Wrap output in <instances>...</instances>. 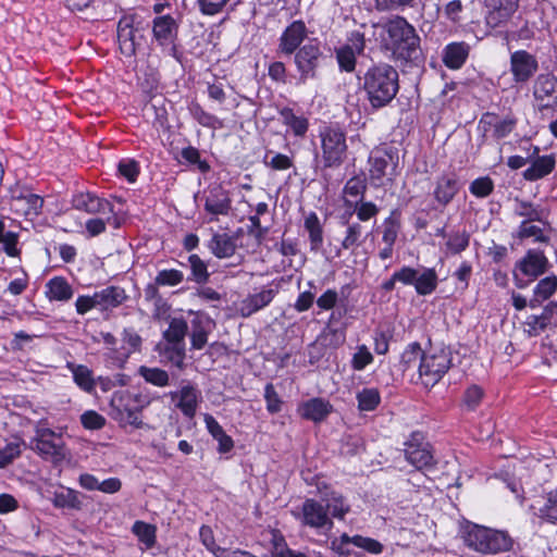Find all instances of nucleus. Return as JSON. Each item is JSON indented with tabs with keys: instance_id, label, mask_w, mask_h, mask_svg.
Returning a JSON list of instances; mask_svg holds the SVG:
<instances>
[{
	"instance_id": "58836bf2",
	"label": "nucleus",
	"mask_w": 557,
	"mask_h": 557,
	"mask_svg": "<svg viewBox=\"0 0 557 557\" xmlns=\"http://www.w3.org/2000/svg\"><path fill=\"white\" fill-rule=\"evenodd\" d=\"M513 540L510 535L500 530H490V554L509 552L512 548Z\"/></svg>"
},
{
	"instance_id": "aec40b11",
	"label": "nucleus",
	"mask_w": 557,
	"mask_h": 557,
	"mask_svg": "<svg viewBox=\"0 0 557 557\" xmlns=\"http://www.w3.org/2000/svg\"><path fill=\"white\" fill-rule=\"evenodd\" d=\"M332 409L333 407L327 400L317 397L302 403L298 412L304 419L321 422L331 413Z\"/></svg>"
},
{
	"instance_id": "e433bc0d",
	"label": "nucleus",
	"mask_w": 557,
	"mask_h": 557,
	"mask_svg": "<svg viewBox=\"0 0 557 557\" xmlns=\"http://www.w3.org/2000/svg\"><path fill=\"white\" fill-rule=\"evenodd\" d=\"M73 374L74 382L86 393H91L95 389V380L92 371L83 364H69Z\"/></svg>"
},
{
	"instance_id": "473e14b6",
	"label": "nucleus",
	"mask_w": 557,
	"mask_h": 557,
	"mask_svg": "<svg viewBox=\"0 0 557 557\" xmlns=\"http://www.w3.org/2000/svg\"><path fill=\"white\" fill-rule=\"evenodd\" d=\"M555 168L554 156H542L532 162V165L524 171V178L536 181L548 175Z\"/></svg>"
},
{
	"instance_id": "79ce46f5",
	"label": "nucleus",
	"mask_w": 557,
	"mask_h": 557,
	"mask_svg": "<svg viewBox=\"0 0 557 557\" xmlns=\"http://www.w3.org/2000/svg\"><path fill=\"white\" fill-rule=\"evenodd\" d=\"M18 242V235L14 232L5 231V225L2 220H0V244L3 247L4 252L9 257H18L21 251L16 247Z\"/></svg>"
},
{
	"instance_id": "cd10ccee",
	"label": "nucleus",
	"mask_w": 557,
	"mask_h": 557,
	"mask_svg": "<svg viewBox=\"0 0 557 557\" xmlns=\"http://www.w3.org/2000/svg\"><path fill=\"white\" fill-rule=\"evenodd\" d=\"M210 251L219 259L230 258L235 253V239L227 233H215L208 244Z\"/></svg>"
},
{
	"instance_id": "a211bd4d",
	"label": "nucleus",
	"mask_w": 557,
	"mask_h": 557,
	"mask_svg": "<svg viewBox=\"0 0 557 557\" xmlns=\"http://www.w3.org/2000/svg\"><path fill=\"white\" fill-rule=\"evenodd\" d=\"M348 544H352L356 547L362 548L368 553L375 555L382 553L383 550V545L374 539L364 537L361 535L349 536L346 533L342 534L338 540H334L332 542V547L339 554H348V550L345 548Z\"/></svg>"
},
{
	"instance_id": "680f3d73",
	"label": "nucleus",
	"mask_w": 557,
	"mask_h": 557,
	"mask_svg": "<svg viewBox=\"0 0 557 557\" xmlns=\"http://www.w3.org/2000/svg\"><path fill=\"white\" fill-rule=\"evenodd\" d=\"M355 211L359 221L366 222L379 213V208L371 201L359 200L356 202Z\"/></svg>"
},
{
	"instance_id": "6e6552de",
	"label": "nucleus",
	"mask_w": 557,
	"mask_h": 557,
	"mask_svg": "<svg viewBox=\"0 0 557 557\" xmlns=\"http://www.w3.org/2000/svg\"><path fill=\"white\" fill-rule=\"evenodd\" d=\"M370 178L375 185H383V180L392 181L396 174L398 165V154L396 151L376 150L370 158Z\"/></svg>"
},
{
	"instance_id": "ea45409f",
	"label": "nucleus",
	"mask_w": 557,
	"mask_h": 557,
	"mask_svg": "<svg viewBox=\"0 0 557 557\" xmlns=\"http://www.w3.org/2000/svg\"><path fill=\"white\" fill-rule=\"evenodd\" d=\"M423 351L418 343L409 344L401 354V366L404 371L418 368L420 360L423 358Z\"/></svg>"
},
{
	"instance_id": "c756f323",
	"label": "nucleus",
	"mask_w": 557,
	"mask_h": 557,
	"mask_svg": "<svg viewBox=\"0 0 557 557\" xmlns=\"http://www.w3.org/2000/svg\"><path fill=\"white\" fill-rule=\"evenodd\" d=\"M458 191V181L455 174L443 175L438 178L434 189L435 199L446 206Z\"/></svg>"
},
{
	"instance_id": "412c9836",
	"label": "nucleus",
	"mask_w": 557,
	"mask_h": 557,
	"mask_svg": "<svg viewBox=\"0 0 557 557\" xmlns=\"http://www.w3.org/2000/svg\"><path fill=\"white\" fill-rule=\"evenodd\" d=\"M518 8V0H490V27L506 23Z\"/></svg>"
},
{
	"instance_id": "a878e982",
	"label": "nucleus",
	"mask_w": 557,
	"mask_h": 557,
	"mask_svg": "<svg viewBox=\"0 0 557 557\" xmlns=\"http://www.w3.org/2000/svg\"><path fill=\"white\" fill-rule=\"evenodd\" d=\"M274 297L273 289H263L245 298L239 308L242 317L248 318L255 312L268 306Z\"/></svg>"
},
{
	"instance_id": "8fccbe9b",
	"label": "nucleus",
	"mask_w": 557,
	"mask_h": 557,
	"mask_svg": "<svg viewBox=\"0 0 557 557\" xmlns=\"http://www.w3.org/2000/svg\"><path fill=\"white\" fill-rule=\"evenodd\" d=\"M184 281V273L180 270H161L156 276V284L160 286H176Z\"/></svg>"
},
{
	"instance_id": "49530a36",
	"label": "nucleus",
	"mask_w": 557,
	"mask_h": 557,
	"mask_svg": "<svg viewBox=\"0 0 557 557\" xmlns=\"http://www.w3.org/2000/svg\"><path fill=\"white\" fill-rule=\"evenodd\" d=\"M133 532L143 542L147 548H150L156 543V528L143 521H136L133 524Z\"/></svg>"
},
{
	"instance_id": "20e7f679",
	"label": "nucleus",
	"mask_w": 557,
	"mask_h": 557,
	"mask_svg": "<svg viewBox=\"0 0 557 557\" xmlns=\"http://www.w3.org/2000/svg\"><path fill=\"white\" fill-rule=\"evenodd\" d=\"M449 352L445 349L426 351L419 363V377L425 387L434 386L450 367Z\"/></svg>"
},
{
	"instance_id": "4c0bfd02",
	"label": "nucleus",
	"mask_w": 557,
	"mask_h": 557,
	"mask_svg": "<svg viewBox=\"0 0 557 557\" xmlns=\"http://www.w3.org/2000/svg\"><path fill=\"white\" fill-rule=\"evenodd\" d=\"M557 290V276L550 275L546 276L539 281L534 290H533V299L531 300V306H534L533 302H542L548 299Z\"/></svg>"
},
{
	"instance_id": "338daca9",
	"label": "nucleus",
	"mask_w": 557,
	"mask_h": 557,
	"mask_svg": "<svg viewBox=\"0 0 557 557\" xmlns=\"http://www.w3.org/2000/svg\"><path fill=\"white\" fill-rule=\"evenodd\" d=\"M469 238L465 233L451 234L446 243L447 249L451 253H458L466 249Z\"/></svg>"
},
{
	"instance_id": "4d7b16f0",
	"label": "nucleus",
	"mask_w": 557,
	"mask_h": 557,
	"mask_svg": "<svg viewBox=\"0 0 557 557\" xmlns=\"http://www.w3.org/2000/svg\"><path fill=\"white\" fill-rule=\"evenodd\" d=\"M362 235V226L359 223L349 224L346 230V235L342 242V247L344 249H350L360 244V238Z\"/></svg>"
},
{
	"instance_id": "3c124183",
	"label": "nucleus",
	"mask_w": 557,
	"mask_h": 557,
	"mask_svg": "<svg viewBox=\"0 0 557 557\" xmlns=\"http://www.w3.org/2000/svg\"><path fill=\"white\" fill-rule=\"evenodd\" d=\"M516 123L517 120L512 114H507L503 120L490 121V125L494 127V136L496 138H503L510 134Z\"/></svg>"
},
{
	"instance_id": "864d4df0",
	"label": "nucleus",
	"mask_w": 557,
	"mask_h": 557,
	"mask_svg": "<svg viewBox=\"0 0 557 557\" xmlns=\"http://www.w3.org/2000/svg\"><path fill=\"white\" fill-rule=\"evenodd\" d=\"M339 67L346 72H352L356 67V53L352 47H342L336 52Z\"/></svg>"
},
{
	"instance_id": "de8ad7c7",
	"label": "nucleus",
	"mask_w": 557,
	"mask_h": 557,
	"mask_svg": "<svg viewBox=\"0 0 557 557\" xmlns=\"http://www.w3.org/2000/svg\"><path fill=\"white\" fill-rule=\"evenodd\" d=\"M188 261L193 280L199 284L206 283L209 280L207 263L198 255H190Z\"/></svg>"
},
{
	"instance_id": "a19ab883",
	"label": "nucleus",
	"mask_w": 557,
	"mask_h": 557,
	"mask_svg": "<svg viewBox=\"0 0 557 557\" xmlns=\"http://www.w3.org/2000/svg\"><path fill=\"white\" fill-rule=\"evenodd\" d=\"M325 507L326 510L337 519H344L345 515L349 511V505L346 504L341 494L335 492L327 494L325 498Z\"/></svg>"
},
{
	"instance_id": "a18cd8bd",
	"label": "nucleus",
	"mask_w": 557,
	"mask_h": 557,
	"mask_svg": "<svg viewBox=\"0 0 557 557\" xmlns=\"http://www.w3.org/2000/svg\"><path fill=\"white\" fill-rule=\"evenodd\" d=\"M358 407L362 411H372L380 404V394L375 388H364L357 394Z\"/></svg>"
},
{
	"instance_id": "69168bd1",
	"label": "nucleus",
	"mask_w": 557,
	"mask_h": 557,
	"mask_svg": "<svg viewBox=\"0 0 557 557\" xmlns=\"http://www.w3.org/2000/svg\"><path fill=\"white\" fill-rule=\"evenodd\" d=\"M366 187L367 186L364 180L360 177H351L350 180L347 181L344 187V193L346 196L354 198L362 197L363 193L366 191Z\"/></svg>"
},
{
	"instance_id": "603ef678",
	"label": "nucleus",
	"mask_w": 557,
	"mask_h": 557,
	"mask_svg": "<svg viewBox=\"0 0 557 557\" xmlns=\"http://www.w3.org/2000/svg\"><path fill=\"white\" fill-rule=\"evenodd\" d=\"M200 541L203 546L211 552L215 557H220V552H225L226 548L215 544L213 531L208 525H202L199 530Z\"/></svg>"
},
{
	"instance_id": "f3484780",
	"label": "nucleus",
	"mask_w": 557,
	"mask_h": 557,
	"mask_svg": "<svg viewBox=\"0 0 557 557\" xmlns=\"http://www.w3.org/2000/svg\"><path fill=\"white\" fill-rule=\"evenodd\" d=\"M304 523L315 529L329 528L333 525L332 520L327 516L325 506L314 499H307L302 504Z\"/></svg>"
},
{
	"instance_id": "9d476101",
	"label": "nucleus",
	"mask_w": 557,
	"mask_h": 557,
	"mask_svg": "<svg viewBox=\"0 0 557 557\" xmlns=\"http://www.w3.org/2000/svg\"><path fill=\"white\" fill-rule=\"evenodd\" d=\"M294 53L295 65L299 72V83L305 84L307 79L314 78L322 57L320 47L317 44L308 42Z\"/></svg>"
},
{
	"instance_id": "393cba45",
	"label": "nucleus",
	"mask_w": 557,
	"mask_h": 557,
	"mask_svg": "<svg viewBox=\"0 0 557 557\" xmlns=\"http://www.w3.org/2000/svg\"><path fill=\"white\" fill-rule=\"evenodd\" d=\"M463 541L480 553H487V529L478 524L468 523L463 530Z\"/></svg>"
},
{
	"instance_id": "2f4dec72",
	"label": "nucleus",
	"mask_w": 557,
	"mask_h": 557,
	"mask_svg": "<svg viewBox=\"0 0 557 557\" xmlns=\"http://www.w3.org/2000/svg\"><path fill=\"white\" fill-rule=\"evenodd\" d=\"M468 57V47L463 42H453L446 46L443 61L449 69H459Z\"/></svg>"
},
{
	"instance_id": "4468645a",
	"label": "nucleus",
	"mask_w": 557,
	"mask_h": 557,
	"mask_svg": "<svg viewBox=\"0 0 557 557\" xmlns=\"http://www.w3.org/2000/svg\"><path fill=\"white\" fill-rule=\"evenodd\" d=\"M230 194L221 185L209 186L205 191V210L211 215H226L231 210Z\"/></svg>"
},
{
	"instance_id": "052dcab7",
	"label": "nucleus",
	"mask_w": 557,
	"mask_h": 557,
	"mask_svg": "<svg viewBox=\"0 0 557 557\" xmlns=\"http://www.w3.org/2000/svg\"><path fill=\"white\" fill-rule=\"evenodd\" d=\"M540 517L549 521H557V491L548 495L545 505L540 508Z\"/></svg>"
},
{
	"instance_id": "f257e3e1",
	"label": "nucleus",
	"mask_w": 557,
	"mask_h": 557,
	"mask_svg": "<svg viewBox=\"0 0 557 557\" xmlns=\"http://www.w3.org/2000/svg\"><path fill=\"white\" fill-rule=\"evenodd\" d=\"M383 29L384 48L391 52L396 62H414L420 55V37L416 28L403 16L396 15L387 20Z\"/></svg>"
},
{
	"instance_id": "7c9ffc66",
	"label": "nucleus",
	"mask_w": 557,
	"mask_h": 557,
	"mask_svg": "<svg viewBox=\"0 0 557 557\" xmlns=\"http://www.w3.org/2000/svg\"><path fill=\"white\" fill-rule=\"evenodd\" d=\"M416 277L413 286L418 295L426 296L436 289L438 280L433 268L418 269Z\"/></svg>"
},
{
	"instance_id": "c03bdc74",
	"label": "nucleus",
	"mask_w": 557,
	"mask_h": 557,
	"mask_svg": "<svg viewBox=\"0 0 557 557\" xmlns=\"http://www.w3.org/2000/svg\"><path fill=\"white\" fill-rule=\"evenodd\" d=\"M138 373L145 379L146 382L159 386L164 387L169 384V374L165 370L160 368H148L141 366L138 369Z\"/></svg>"
},
{
	"instance_id": "b1692460",
	"label": "nucleus",
	"mask_w": 557,
	"mask_h": 557,
	"mask_svg": "<svg viewBox=\"0 0 557 557\" xmlns=\"http://www.w3.org/2000/svg\"><path fill=\"white\" fill-rule=\"evenodd\" d=\"M406 459L417 469L429 468L434 465V457L429 444H407L405 449Z\"/></svg>"
},
{
	"instance_id": "bf43d9fd",
	"label": "nucleus",
	"mask_w": 557,
	"mask_h": 557,
	"mask_svg": "<svg viewBox=\"0 0 557 557\" xmlns=\"http://www.w3.org/2000/svg\"><path fill=\"white\" fill-rule=\"evenodd\" d=\"M181 156L182 158L187 161L188 163H191V164H197L198 165V169L202 172V173H206L209 171L210 166L209 164L206 162V161H202L200 159V153H199V150L196 149L195 147H191V146H188L186 148H184L182 151H181Z\"/></svg>"
},
{
	"instance_id": "f704fd0d",
	"label": "nucleus",
	"mask_w": 557,
	"mask_h": 557,
	"mask_svg": "<svg viewBox=\"0 0 557 557\" xmlns=\"http://www.w3.org/2000/svg\"><path fill=\"white\" fill-rule=\"evenodd\" d=\"M280 115L283 124L288 126L295 136H305L309 126L308 120L305 116L296 115L290 108H283L280 111Z\"/></svg>"
},
{
	"instance_id": "774afa93",
	"label": "nucleus",
	"mask_w": 557,
	"mask_h": 557,
	"mask_svg": "<svg viewBox=\"0 0 557 557\" xmlns=\"http://www.w3.org/2000/svg\"><path fill=\"white\" fill-rule=\"evenodd\" d=\"M117 169L120 174L126 177L129 182H135L139 173L138 163L134 160L120 161Z\"/></svg>"
},
{
	"instance_id": "9b49d317",
	"label": "nucleus",
	"mask_w": 557,
	"mask_h": 557,
	"mask_svg": "<svg viewBox=\"0 0 557 557\" xmlns=\"http://www.w3.org/2000/svg\"><path fill=\"white\" fill-rule=\"evenodd\" d=\"M188 332V324L184 318H170L169 326L163 332V337L171 345V352L176 357V366L182 367L185 357V337Z\"/></svg>"
},
{
	"instance_id": "ddd939ff",
	"label": "nucleus",
	"mask_w": 557,
	"mask_h": 557,
	"mask_svg": "<svg viewBox=\"0 0 557 557\" xmlns=\"http://www.w3.org/2000/svg\"><path fill=\"white\" fill-rule=\"evenodd\" d=\"M44 199L29 189L14 190L11 196L10 208L13 212L25 218L38 216L41 213Z\"/></svg>"
},
{
	"instance_id": "0eeeda50",
	"label": "nucleus",
	"mask_w": 557,
	"mask_h": 557,
	"mask_svg": "<svg viewBox=\"0 0 557 557\" xmlns=\"http://www.w3.org/2000/svg\"><path fill=\"white\" fill-rule=\"evenodd\" d=\"M144 40V29L135 16H123L117 24L119 47L125 57H133Z\"/></svg>"
},
{
	"instance_id": "09e8293b",
	"label": "nucleus",
	"mask_w": 557,
	"mask_h": 557,
	"mask_svg": "<svg viewBox=\"0 0 557 557\" xmlns=\"http://www.w3.org/2000/svg\"><path fill=\"white\" fill-rule=\"evenodd\" d=\"M485 396V392L478 385H471L468 387L463 395V406L467 410L473 411L482 403Z\"/></svg>"
},
{
	"instance_id": "7ed1b4c3",
	"label": "nucleus",
	"mask_w": 557,
	"mask_h": 557,
	"mask_svg": "<svg viewBox=\"0 0 557 557\" xmlns=\"http://www.w3.org/2000/svg\"><path fill=\"white\" fill-rule=\"evenodd\" d=\"M29 447L45 460L55 465L65 460L69 455L61 435L40 423L35 428V436L32 438Z\"/></svg>"
},
{
	"instance_id": "39448f33",
	"label": "nucleus",
	"mask_w": 557,
	"mask_h": 557,
	"mask_svg": "<svg viewBox=\"0 0 557 557\" xmlns=\"http://www.w3.org/2000/svg\"><path fill=\"white\" fill-rule=\"evenodd\" d=\"M320 138L324 166H339L347 150L345 133L339 127L329 126L320 132Z\"/></svg>"
},
{
	"instance_id": "5fc2aeb1",
	"label": "nucleus",
	"mask_w": 557,
	"mask_h": 557,
	"mask_svg": "<svg viewBox=\"0 0 557 557\" xmlns=\"http://www.w3.org/2000/svg\"><path fill=\"white\" fill-rule=\"evenodd\" d=\"M372 361H373V356L370 352V350L368 349V347L366 345H360L357 347V351L352 356L351 366L355 370L361 371L367 366L372 363Z\"/></svg>"
},
{
	"instance_id": "bb28decb",
	"label": "nucleus",
	"mask_w": 557,
	"mask_h": 557,
	"mask_svg": "<svg viewBox=\"0 0 557 557\" xmlns=\"http://www.w3.org/2000/svg\"><path fill=\"white\" fill-rule=\"evenodd\" d=\"M111 406L121 417H124L129 411L141 409L145 403L141 400L140 395H134L128 392H119L112 396Z\"/></svg>"
},
{
	"instance_id": "423d86ee",
	"label": "nucleus",
	"mask_w": 557,
	"mask_h": 557,
	"mask_svg": "<svg viewBox=\"0 0 557 557\" xmlns=\"http://www.w3.org/2000/svg\"><path fill=\"white\" fill-rule=\"evenodd\" d=\"M548 260L540 250H529L517 263L513 272L515 280L519 287H524L529 282L546 272Z\"/></svg>"
},
{
	"instance_id": "37998d69",
	"label": "nucleus",
	"mask_w": 557,
	"mask_h": 557,
	"mask_svg": "<svg viewBox=\"0 0 557 557\" xmlns=\"http://www.w3.org/2000/svg\"><path fill=\"white\" fill-rule=\"evenodd\" d=\"M52 504L57 508H71L79 509L82 503L74 490H66L62 492H55L52 497Z\"/></svg>"
},
{
	"instance_id": "e2e57ef3",
	"label": "nucleus",
	"mask_w": 557,
	"mask_h": 557,
	"mask_svg": "<svg viewBox=\"0 0 557 557\" xmlns=\"http://www.w3.org/2000/svg\"><path fill=\"white\" fill-rule=\"evenodd\" d=\"M230 0H197L199 11L203 15H215L220 13Z\"/></svg>"
},
{
	"instance_id": "f03ea898",
	"label": "nucleus",
	"mask_w": 557,
	"mask_h": 557,
	"mask_svg": "<svg viewBox=\"0 0 557 557\" xmlns=\"http://www.w3.org/2000/svg\"><path fill=\"white\" fill-rule=\"evenodd\" d=\"M398 72L387 63L369 67L362 77V88L374 109L387 106L399 89Z\"/></svg>"
},
{
	"instance_id": "5701e85b",
	"label": "nucleus",
	"mask_w": 557,
	"mask_h": 557,
	"mask_svg": "<svg viewBox=\"0 0 557 557\" xmlns=\"http://www.w3.org/2000/svg\"><path fill=\"white\" fill-rule=\"evenodd\" d=\"M152 32L160 45H170L176 37L177 24L170 15L158 16L153 20Z\"/></svg>"
},
{
	"instance_id": "13d9d810",
	"label": "nucleus",
	"mask_w": 557,
	"mask_h": 557,
	"mask_svg": "<svg viewBox=\"0 0 557 557\" xmlns=\"http://www.w3.org/2000/svg\"><path fill=\"white\" fill-rule=\"evenodd\" d=\"M20 442H11L4 448H0V468L12 463L21 455Z\"/></svg>"
},
{
	"instance_id": "0e129e2a",
	"label": "nucleus",
	"mask_w": 557,
	"mask_h": 557,
	"mask_svg": "<svg viewBox=\"0 0 557 557\" xmlns=\"http://www.w3.org/2000/svg\"><path fill=\"white\" fill-rule=\"evenodd\" d=\"M81 422L86 429L99 430L104 425L106 419L98 412L89 410L81 416Z\"/></svg>"
},
{
	"instance_id": "72a5a7b5",
	"label": "nucleus",
	"mask_w": 557,
	"mask_h": 557,
	"mask_svg": "<svg viewBox=\"0 0 557 557\" xmlns=\"http://www.w3.org/2000/svg\"><path fill=\"white\" fill-rule=\"evenodd\" d=\"M47 296L51 300L67 301L73 297V288L64 277L55 276L47 285Z\"/></svg>"
},
{
	"instance_id": "f8f14e48",
	"label": "nucleus",
	"mask_w": 557,
	"mask_h": 557,
	"mask_svg": "<svg viewBox=\"0 0 557 557\" xmlns=\"http://www.w3.org/2000/svg\"><path fill=\"white\" fill-rule=\"evenodd\" d=\"M533 95L541 112L546 110L557 112V77L547 74L539 75L534 82Z\"/></svg>"
},
{
	"instance_id": "6ab92c4d",
	"label": "nucleus",
	"mask_w": 557,
	"mask_h": 557,
	"mask_svg": "<svg viewBox=\"0 0 557 557\" xmlns=\"http://www.w3.org/2000/svg\"><path fill=\"white\" fill-rule=\"evenodd\" d=\"M72 203L76 210L84 211L89 214L108 213L113 211L112 206L108 200L101 199L90 193H79L75 195L72 199Z\"/></svg>"
},
{
	"instance_id": "4be33fe9",
	"label": "nucleus",
	"mask_w": 557,
	"mask_h": 557,
	"mask_svg": "<svg viewBox=\"0 0 557 557\" xmlns=\"http://www.w3.org/2000/svg\"><path fill=\"white\" fill-rule=\"evenodd\" d=\"M190 344L193 349H202L208 342V334L212 330V321L201 314H195L191 322Z\"/></svg>"
},
{
	"instance_id": "c85d7f7f",
	"label": "nucleus",
	"mask_w": 557,
	"mask_h": 557,
	"mask_svg": "<svg viewBox=\"0 0 557 557\" xmlns=\"http://www.w3.org/2000/svg\"><path fill=\"white\" fill-rule=\"evenodd\" d=\"M95 296L98 308L102 310L116 308L126 299L124 289L117 286L103 288L100 292L95 293Z\"/></svg>"
},
{
	"instance_id": "dca6fc26",
	"label": "nucleus",
	"mask_w": 557,
	"mask_h": 557,
	"mask_svg": "<svg viewBox=\"0 0 557 557\" xmlns=\"http://www.w3.org/2000/svg\"><path fill=\"white\" fill-rule=\"evenodd\" d=\"M308 30L306 24L298 20L289 24L280 37L278 51L290 55L298 50L301 42L306 39Z\"/></svg>"
},
{
	"instance_id": "6e6d98bb",
	"label": "nucleus",
	"mask_w": 557,
	"mask_h": 557,
	"mask_svg": "<svg viewBox=\"0 0 557 557\" xmlns=\"http://www.w3.org/2000/svg\"><path fill=\"white\" fill-rule=\"evenodd\" d=\"M264 399L267 403V410L270 413H277L282 410L283 401L272 383H268L264 387Z\"/></svg>"
},
{
	"instance_id": "1a4fd4ad",
	"label": "nucleus",
	"mask_w": 557,
	"mask_h": 557,
	"mask_svg": "<svg viewBox=\"0 0 557 557\" xmlns=\"http://www.w3.org/2000/svg\"><path fill=\"white\" fill-rule=\"evenodd\" d=\"M174 406L188 419L196 414L201 400V392L189 381H182L181 388L169 393Z\"/></svg>"
},
{
	"instance_id": "c9c22d12",
	"label": "nucleus",
	"mask_w": 557,
	"mask_h": 557,
	"mask_svg": "<svg viewBox=\"0 0 557 557\" xmlns=\"http://www.w3.org/2000/svg\"><path fill=\"white\" fill-rule=\"evenodd\" d=\"M305 228L309 233L311 250H319L323 243V230L317 213L310 212L306 216Z\"/></svg>"
},
{
	"instance_id": "2eb2a0df",
	"label": "nucleus",
	"mask_w": 557,
	"mask_h": 557,
	"mask_svg": "<svg viewBox=\"0 0 557 557\" xmlns=\"http://www.w3.org/2000/svg\"><path fill=\"white\" fill-rule=\"evenodd\" d=\"M536 59L525 50H519L510 57V70L516 83L529 81L537 71Z\"/></svg>"
}]
</instances>
